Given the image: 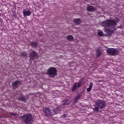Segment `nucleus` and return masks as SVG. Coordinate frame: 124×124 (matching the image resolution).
Masks as SVG:
<instances>
[{"label":"nucleus","instance_id":"obj_15","mask_svg":"<svg viewBox=\"0 0 124 124\" xmlns=\"http://www.w3.org/2000/svg\"><path fill=\"white\" fill-rule=\"evenodd\" d=\"M83 78H81L79 79L78 82L77 83V87L80 88L81 86V83L83 82Z\"/></svg>","mask_w":124,"mask_h":124},{"label":"nucleus","instance_id":"obj_25","mask_svg":"<svg viewBox=\"0 0 124 124\" xmlns=\"http://www.w3.org/2000/svg\"><path fill=\"white\" fill-rule=\"evenodd\" d=\"M81 97V95L80 94L76 96L75 98L77 100H79Z\"/></svg>","mask_w":124,"mask_h":124},{"label":"nucleus","instance_id":"obj_17","mask_svg":"<svg viewBox=\"0 0 124 124\" xmlns=\"http://www.w3.org/2000/svg\"><path fill=\"white\" fill-rule=\"evenodd\" d=\"M32 47L36 48L38 46V44L36 42H31L30 44Z\"/></svg>","mask_w":124,"mask_h":124},{"label":"nucleus","instance_id":"obj_14","mask_svg":"<svg viewBox=\"0 0 124 124\" xmlns=\"http://www.w3.org/2000/svg\"><path fill=\"white\" fill-rule=\"evenodd\" d=\"M93 87V83L92 82H90L89 87L87 89L86 91L87 92H90Z\"/></svg>","mask_w":124,"mask_h":124},{"label":"nucleus","instance_id":"obj_16","mask_svg":"<svg viewBox=\"0 0 124 124\" xmlns=\"http://www.w3.org/2000/svg\"><path fill=\"white\" fill-rule=\"evenodd\" d=\"M20 56L21 57H23L24 58H27V54L26 51H22L20 52Z\"/></svg>","mask_w":124,"mask_h":124},{"label":"nucleus","instance_id":"obj_29","mask_svg":"<svg viewBox=\"0 0 124 124\" xmlns=\"http://www.w3.org/2000/svg\"><path fill=\"white\" fill-rule=\"evenodd\" d=\"M105 31H106V32H109V29H106Z\"/></svg>","mask_w":124,"mask_h":124},{"label":"nucleus","instance_id":"obj_19","mask_svg":"<svg viewBox=\"0 0 124 124\" xmlns=\"http://www.w3.org/2000/svg\"><path fill=\"white\" fill-rule=\"evenodd\" d=\"M54 110L55 111V114H59L61 113V109L58 106L57 108H54Z\"/></svg>","mask_w":124,"mask_h":124},{"label":"nucleus","instance_id":"obj_8","mask_svg":"<svg viewBox=\"0 0 124 124\" xmlns=\"http://www.w3.org/2000/svg\"><path fill=\"white\" fill-rule=\"evenodd\" d=\"M21 82L19 80H16L15 82H13L12 83V86L13 88H18V85L21 84Z\"/></svg>","mask_w":124,"mask_h":124},{"label":"nucleus","instance_id":"obj_11","mask_svg":"<svg viewBox=\"0 0 124 124\" xmlns=\"http://www.w3.org/2000/svg\"><path fill=\"white\" fill-rule=\"evenodd\" d=\"M31 11H27L24 10L23 11V15L25 17L29 16H31Z\"/></svg>","mask_w":124,"mask_h":124},{"label":"nucleus","instance_id":"obj_12","mask_svg":"<svg viewBox=\"0 0 124 124\" xmlns=\"http://www.w3.org/2000/svg\"><path fill=\"white\" fill-rule=\"evenodd\" d=\"M86 10L88 12H93L95 11V8L93 6H88L87 7Z\"/></svg>","mask_w":124,"mask_h":124},{"label":"nucleus","instance_id":"obj_2","mask_svg":"<svg viewBox=\"0 0 124 124\" xmlns=\"http://www.w3.org/2000/svg\"><path fill=\"white\" fill-rule=\"evenodd\" d=\"M21 118L26 124H32L33 123V117L31 113H27L23 115H21Z\"/></svg>","mask_w":124,"mask_h":124},{"label":"nucleus","instance_id":"obj_27","mask_svg":"<svg viewBox=\"0 0 124 124\" xmlns=\"http://www.w3.org/2000/svg\"><path fill=\"white\" fill-rule=\"evenodd\" d=\"M78 102V100H77L76 98H75V100L73 102V105H75Z\"/></svg>","mask_w":124,"mask_h":124},{"label":"nucleus","instance_id":"obj_23","mask_svg":"<svg viewBox=\"0 0 124 124\" xmlns=\"http://www.w3.org/2000/svg\"><path fill=\"white\" fill-rule=\"evenodd\" d=\"M99 108L98 106H96L95 108H93V111L94 112L98 113Z\"/></svg>","mask_w":124,"mask_h":124},{"label":"nucleus","instance_id":"obj_7","mask_svg":"<svg viewBox=\"0 0 124 124\" xmlns=\"http://www.w3.org/2000/svg\"><path fill=\"white\" fill-rule=\"evenodd\" d=\"M44 112L45 113V115H46V116H50V108L48 107H45L44 108Z\"/></svg>","mask_w":124,"mask_h":124},{"label":"nucleus","instance_id":"obj_3","mask_svg":"<svg viewBox=\"0 0 124 124\" xmlns=\"http://www.w3.org/2000/svg\"><path fill=\"white\" fill-rule=\"evenodd\" d=\"M57 72V69L55 67H50L47 69V75L50 78H55L58 75Z\"/></svg>","mask_w":124,"mask_h":124},{"label":"nucleus","instance_id":"obj_30","mask_svg":"<svg viewBox=\"0 0 124 124\" xmlns=\"http://www.w3.org/2000/svg\"><path fill=\"white\" fill-rule=\"evenodd\" d=\"M1 118V115H0V118Z\"/></svg>","mask_w":124,"mask_h":124},{"label":"nucleus","instance_id":"obj_1","mask_svg":"<svg viewBox=\"0 0 124 124\" xmlns=\"http://www.w3.org/2000/svg\"><path fill=\"white\" fill-rule=\"evenodd\" d=\"M101 26L105 29H108L112 32L117 30L116 26H117V21L115 19H108L105 21L101 23Z\"/></svg>","mask_w":124,"mask_h":124},{"label":"nucleus","instance_id":"obj_18","mask_svg":"<svg viewBox=\"0 0 124 124\" xmlns=\"http://www.w3.org/2000/svg\"><path fill=\"white\" fill-rule=\"evenodd\" d=\"M102 55V52L99 50V49H97L96 50V57L98 58L99 57L101 56Z\"/></svg>","mask_w":124,"mask_h":124},{"label":"nucleus","instance_id":"obj_10","mask_svg":"<svg viewBox=\"0 0 124 124\" xmlns=\"http://www.w3.org/2000/svg\"><path fill=\"white\" fill-rule=\"evenodd\" d=\"M70 104V100L65 99V100L62 101V106H65L66 105H69Z\"/></svg>","mask_w":124,"mask_h":124},{"label":"nucleus","instance_id":"obj_5","mask_svg":"<svg viewBox=\"0 0 124 124\" xmlns=\"http://www.w3.org/2000/svg\"><path fill=\"white\" fill-rule=\"evenodd\" d=\"M95 105H96L99 108L103 109L106 107V103L105 101L101 99H98L97 101L95 102Z\"/></svg>","mask_w":124,"mask_h":124},{"label":"nucleus","instance_id":"obj_20","mask_svg":"<svg viewBox=\"0 0 124 124\" xmlns=\"http://www.w3.org/2000/svg\"><path fill=\"white\" fill-rule=\"evenodd\" d=\"M56 114V112L55 111V109L53 108L52 109L49 110V116L50 115H54Z\"/></svg>","mask_w":124,"mask_h":124},{"label":"nucleus","instance_id":"obj_26","mask_svg":"<svg viewBox=\"0 0 124 124\" xmlns=\"http://www.w3.org/2000/svg\"><path fill=\"white\" fill-rule=\"evenodd\" d=\"M10 115L12 116H17L18 115V114H17V113H14L13 112H11Z\"/></svg>","mask_w":124,"mask_h":124},{"label":"nucleus","instance_id":"obj_4","mask_svg":"<svg viewBox=\"0 0 124 124\" xmlns=\"http://www.w3.org/2000/svg\"><path fill=\"white\" fill-rule=\"evenodd\" d=\"M106 51L109 55L111 56H116L119 54V50L116 48H108Z\"/></svg>","mask_w":124,"mask_h":124},{"label":"nucleus","instance_id":"obj_22","mask_svg":"<svg viewBox=\"0 0 124 124\" xmlns=\"http://www.w3.org/2000/svg\"><path fill=\"white\" fill-rule=\"evenodd\" d=\"M67 39L69 41H72L74 40V37L72 35L67 36Z\"/></svg>","mask_w":124,"mask_h":124},{"label":"nucleus","instance_id":"obj_24","mask_svg":"<svg viewBox=\"0 0 124 124\" xmlns=\"http://www.w3.org/2000/svg\"><path fill=\"white\" fill-rule=\"evenodd\" d=\"M97 34L99 37H102L104 36V33L101 31H98Z\"/></svg>","mask_w":124,"mask_h":124},{"label":"nucleus","instance_id":"obj_6","mask_svg":"<svg viewBox=\"0 0 124 124\" xmlns=\"http://www.w3.org/2000/svg\"><path fill=\"white\" fill-rule=\"evenodd\" d=\"M38 57V54L36 51L32 50L30 51L29 57L31 61H34Z\"/></svg>","mask_w":124,"mask_h":124},{"label":"nucleus","instance_id":"obj_28","mask_svg":"<svg viewBox=\"0 0 124 124\" xmlns=\"http://www.w3.org/2000/svg\"><path fill=\"white\" fill-rule=\"evenodd\" d=\"M67 117V114H63V115H62V116H61V117H62V118H66Z\"/></svg>","mask_w":124,"mask_h":124},{"label":"nucleus","instance_id":"obj_9","mask_svg":"<svg viewBox=\"0 0 124 124\" xmlns=\"http://www.w3.org/2000/svg\"><path fill=\"white\" fill-rule=\"evenodd\" d=\"M17 99L18 101H20L21 102H26L27 101V97L24 96L23 95L18 96Z\"/></svg>","mask_w":124,"mask_h":124},{"label":"nucleus","instance_id":"obj_13","mask_svg":"<svg viewBox=\"0 0 124 124\" xmlns=\"http://www.w3.org/2000/svg\"><path fill=\"white\" fill-rule=\"evenodd\" d=\"M73 21L77 25H80L81 23V20L80 18L74 19Z\"/></svg>","mask_w":124,"mask_h":124},{"label":"nucleus","instance_id":"obj_21","mask_svg":"<svg viewBox=\"0 0 124 124\" xmlns=\"http://www.w3.org/2000/svg\"><path fill=\"white\" fill-rule=\"evenodd\" d=\"M77 82H76L74 85L73 86V87H72V92H74L75 91H76L77 88Z\"/></svg>","mask_w":124,"mask_h":124}]
</instances>
